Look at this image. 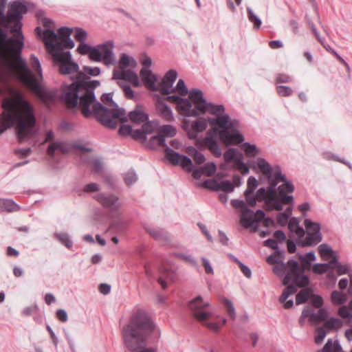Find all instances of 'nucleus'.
I'll use <instances>...</instances> for the list:
<instances>
[{
	"label": "nucleus",
	"instance_id": "nucleus-60",
	"mask_svg": "<svg viewBox=\"0 0 352 352\" xmlns=\"http://www.w3.org/2000/svg\"><path fill=\"white\" fill-rule=\"evenodd\" d=\"M175 89V92L177 91L181 96H186L188 93V90L182 79H179Z\"/></svg>",
	"mask_w": 352,
	"mask_h": 352
},
{
	"label": "nucleus",
	"instance_id": "nucleus-30",
	"mask_svg": "<svg viewBox=\"0 0 352 352\" xmlns=\"http://www.w3.org/2000/svg\"><path fill=\"white\" fill-rule=\"evenodd\" d=\"M156 109L159 112L160 116L166 121L170 122L173 120V112L170 107H169L163 101L157 102L156 104Z\"/></svg>",
	"mask_w": 352,
	"mask_h": 352
},
{
	"label": "nucleus",
	"instance_id": "nucleus-48",
	"mask_svg": "<svg viewBox=\"0 0 352 352\" xmlns=\"http://www.w3.org/2000/svg\"><path fill=\"white\" fill-rule=\"evenodd\" d=\"M338 314L343 318H352V301L350 302L348 306L340 307Z\"/></svg>",
	"mask_w": 352,
	"mask_h": 352
},
{
	"label": "nucleus",
	"instance_id": "nucleus-7",
	"mask_svg": "<svg viewBox=\"0 0 352 352\" xmlns=\"http://www.w3.org/2000/svg\"><path fill=\"white\" fill-rule=\"evenodd\" d=\"M16 78L45 104H49L55 102L57 97L56 89L47 88L39 82L30 70L25 60H20L18 64V69L14 72Z\"/></svg>",
	"mask_w": 352,
	"mask_h": 352
},
{
	"label": "nucleus",
	"instance_id": "nucleus-29",
	"mask_svg": "<svg viewBox=\"0 0 352 352\" xmlns=\"http://www.w3.org/2000/svg\"><path fill=\"white\" fill-rule=\"evenodd\" d=\"M204 143L210 151L217 157H221V150L219 148L214 138L208 133V135L204 139Z\"/></svg>",
	"mask_w": 352,
	"mask_h": 352
},
{
	"label": "nucleus",
	"instance_id": "nucleus-42",
	"mask_svg": "<svg viewBox=\"0 0 352 352\" xmlns=\"http://www.w3.org/2000/svg\"><path fill=\"white\" fill-rule=\"evenodd\" d=\"M318 352H342V348L338 342H333L331 340H329L324 344L322 350ZM351 352H352V350Z\"/></svg>",
	"mask_w": 352,
	"mask_h": 352
},
{
	"label": "nucleus",
	"instance_id": "nucleus-17",
	"mask_svg": "<svg viewBox=\"0 0 352 352\" xmlns=\"http://www.w3.org/2000/svg\"><path fill=\"white\" fill-rule=\"evenodd\" d=\"M36 34L41 36V34L43 35V41L46 46L48 52L53 56V54L60 52L61 43L58 42L59 36L58 35L52 30H45L42 32L40 27H37L35 30Z\"/></svg>",
	"mask_w": 352,
	"mask_h": 352
},
{
	"label": "nucleus",
	"instance_id": "nucleus-36",
	"mask_svg": "<svg viewBox=\"0 0 352 352\" xmlns=\"http://www.w3.org/2000/svg\"><path fill=\"white\" fill-rule=\"evenodd\" d=\"M56 150H60L63 153H67L69 151L63 143L54 142L48 146L47 153L51 157H54V153Z\"/></svg>",
	"mask_w": 352,
	"mask_h": 352
},
{
	"label": "nucleus",
	"instance_id": "nucleus-26",
	"mask_svg": "<svg viewBox=\"0 0 352 352\" xmlns=\"http://www.w3.org/2000/svg\"><path fill=\"white\" fill-rule=\"evenodd\" d=\"M327 316V311L324 309H320L318 314H315L310 307H306L302 311V317H309V320L313 322L323 321Z\"/></svg>",
	"mask_w": 352,
	"mask_h": 352
},
{
	"label": "nucleus",
	"instance_id": "nucleus-35",
	"mask_svg": "<svg viewBox=\"0 0 352 352\" xmlns=\"http://www.w3.org/2000/svg\"><path fill=\"white\" fill-rule=\"evenodd\" d=\"M186 153L188 154V155L193 158V160L196 164H201L206 160L204 155L193 146L188 147L186 148Z\"/></svg>",
	"mask_w": 352,
	"mask_h": 352
},
{
	"label": "nucleus",
	"instance_id": "nucleus-22",
	"mask_svg": "<svg viewBox=\"0 0 352 352\" xmlns=\"http://www.w3.org/2000/svg\"><path fill=\"white\" fill-rule=\"evenodd\" d=\"M284 184L279 186L277 190V198L280 204H289L293 200V197L291 195H286V192H292L294 190V185L285 179ZM283 206V205H281Z\"/></svg>",
	"mask_w": 352,
	"mask_h": 352
},
{
	"label": "nucleus",
	"instance_id": "nucleus-4",
	"mask_svg": "<svg viewBox=\"0 0 352 352\" xmlns=\"http://www.w3.org/2000/svg\"><path fill=\"white\" fill-rule=\"evenodd\" d=\"M316 258L314 252H309L305 256H300V265L297 261L289 260L287 265L289 268L285 275L283 283L288 286L285 289L283 294L280 296L279 301L284 303L285 309L291 308L293 306V300H287L288 297L296 293V287H305L309 284V279L304 274L306 270L311 267V261Z\"/></svg>",
	"mask_w": 352,
	"mask_h": 352
},
{
	"label": "nucleus",
	"instance_id": "nucleus-8",
	"mask_svg": "<svg viewBox=\"0 0 352 352\" xmlns=\"http://www.w3.org/2000/svg\"><path fill=\"white\" fill-rule=\"evenodd\" d=\"M282 226L288 222L292 236L302 246L312 245L321 241L319 225L314 221H279Z\"/></svg>",
	"mask_w": 352,
	"mask_h": 352
},
{
	"label": "nucleus",
	"instance_id": "nucleus-24",
	"mask_svg": "<svg viewBox=\"0 0 352 352\" xmlns=\"http://www.w3.org/2000/svg\"><path fill=\"white\" fill-rule=\"evenodd\" d=\"M140 77L144 82L145 86L151 91H155L157 90L156 82L157 76L152 74L151 71L148 68H142L140 72Z\"/></svg>",
	"mask_w": 352,
	"mask_h": 352
},
{
	"label": "nucleus",
	"instance_id": "nucleus-23",
	"mask_svg": "<svg viewBox=\"0 0 352 352\" xmlns=\"http://www.w3.org/2000/svg\"><path fill=\"white\" fill-rule=\"evenodd\" d=\"M58 41L61 43L60 50L63 51L64 49H72L74 47V43L71 39L70 35L72 32V29L62 27L58 29Z\"/></svg>",
	"mask_w": 352,
	"mask_h": 352
},
{
	"label": "nucleus",
	"instance_id": "nucleus-61",
	"mask_svg": "<svg viewBox=\"0 0 352 352\" xmlns=\"http://www.w3.org/2000/svg\"><path fill=\"white\" fill-rule=\"evenodd\" d=\"M160 132L162 133V135H167L169 137H173L176 134L175 129L171 125H164L160 129Z\"/></svg>",
	"mask_w": 352,
	"mask_h": 352
},
{
	"label": "nucleus",
	"instance_id": "nucleus-20",
	"mask_svg": "<svg viewBox=\"0 0 352 352\" xmlns=\"http://www.w3.org/2000/svg\"><path fill=\"white\" fill-rule=\"evenodd\" d=\"M171 102L176 103L179 109V113L185 116H197L198 112L193 109L191 102L187 98H182L178 96H168L166 99Z\"/></svg>",
	"mask_w": 352,
	"mask_h": 352
},
{
	"label": "nucleus",
	"instance_id": "nucleus-2",
	"mask_svg": "<svg viewBox=\"0 0 352 352\" xmlns=\"http://www.w3.org/2000/svg\"><path fill=\"white\" fill-rule=\"evenodd\" d=\"M20 104L21 107L9 101L3 104L4 111L0 114V135L15 125L21 142L32 133L36 118L34 108L27 100L20 99Z\"/></svg>",
	"mask_w": 352,
	"mask_h": 352
},
{
	"label": "nucleus",
	"instance_id": "nucleus-43",
	"mask_svg": "<svg viewBox=\"0 0 352 352\" xmlns=\"http://www.w3.org/2000/svg\"><path fill=\"white\" fill-rule=\"evenodd\" d=\"M157 90L163 95H168L171 92H175V89L173 88V84L170 83L165 79H162L161 82L159 84V87H157Z\"/></svg>",
	"mask_w": 352,
	"mask_h": 352
},
{
	"label": "nucleus",
	"instance_id": "nucleus-53",
	"mask_svg": "<svg viewBox=\"0 0 352 352\" xmlns=\"http://www.w3.org/2000/svg\"><path fill=\"white\" fill-rule=\"evenodd\" d=\"M74 31H75V34H74L75 39L76 41H79L80 43H85L87 38V32L85 30H83L82 28H75Z\"/></svg>",
	"mask_w": 352,
	"mask_h": 352
},
{
	"label": "nucleus",
	"instance_id": "nucleus-18",
	"mask_svg": "<svg viewBox=\"0 0 352 352\" xmlns=\"http://www.w3.org/2000/svg\"><path fill=\"white\" fill-rule=\"evenodd\" d=\"M240 226L250 232H258L261 237L268 236L275 227V221H239Z\"/></svg>",
	"mask_w": 352,
	"mask_h": 352
},
{
	"label": "nucleus",
	"instance_id": "nucleus-1",
	"mask_svg": "<svg viewBox=\"0 0 352 352\" xmlns=\"http://www.w3.org/2000/svg\"><path fill=\"white\" fill-rule=\"evenodd\" d=\"M100 74V69L98 67L84 66L72 84L63 87L62 100L68 108L78 107L84 117L91 116V103L96 99L94 91L100 86V82L91 80L90 76H98Z\"/></svg>",
	"mask_w": 352,
	"mask_h": 352
},
{
	"label": "nucleus",
	"instance_id": "nucleus-14",
	"mask_svg": "<svg viewBox=\"0 0 352 352\" xmlns=\"http://www.w3.org/2000/svg\"><path fill=\"white\" fill-rule=\"evenodd\" d=\"M276 186L270 184V187L267 190L265 188H259L256 193V197L259 201H265L267 210L280 211L283 210V207L277 198Z\"/></svg>",
	"mask_w": 352,
	"mask_h": 352
},
{
	"label": "nucleus",
	"instance_id": "nucleus-13",
	"mask_svg": "<svg viewBox=\"0 0 352 352\" xmlns=\"http://www.w3.org/2000/svg\"><path fill=\"white\" fill-rule=\"evenodd\" d=\"M190 99L195 103L197 111L204 113L209 112L213 115L221 114L225 111L222 104L214 105L212 103H208L204 98L203 92L200 89H194L189 92Z\"/></svg>",
	"mask_w": 352,
	"mask_h": 352
},
{
	"label": "nucleus",
	"instance_id": "nucleus-49",
	"mask_svg": "<svg viewBox=\"0 0 352 352\" xmlns=\"http://www.w3.org/2000/svg\"><path fill=\"white\" fill-rule=\"evenodd\" d=\"M123 178H124L125 184L127 186L132 185L138 179V177L136 175L135 171L133 170H130L128 172H126V173H124L123 175Z\"/></svg>",
	"mask_w": 352,
	"mask_h": 352
},
{
	"label": "nucleus",
	"instance_id": "nucleus-39",
	"mask_svg": "<svg viewBox=\"0 0 352 352\" xmlns=\"http://www.w3.org/2000/svg\"><path fill=\"white\" fill-rule=\"evenodd\" d=\"M130 65L132 67H135L137 65V62L133 58H130L126 54H122L119 60L120 67L122 69H126Z\"/></svg>",
	"mask_w": 352,
	"mask_h": 352
},
{
	"label": "nucleus",
	"instance_id": "nucleus-27",
	"mask_svg": "<svg viewBox=\"0 0 352 352\" xmlns=\"http://www.w3.org/2000/svg\"><path fill=\"white\" fill-rule=\"evenodd\" d=\"M216 165L213 162H209L206 164L202 168L193 169L191 171L192 176L195 179H199L201 175L206 176H212L216 171Z\"/></svg>",
	"mask_w": 352,
	"mask_h": 352
},
{
	"label": "nucleus",
	"instance_id": "nucleus-31",
	"mask_svg": "<svg viewBox=\"0 0 352 352\" xmlns=\"http://www.w3.org/2000/svg\"><path fill=\"white\" fill-rule=\"evenodd\" d=\"M318 252L324 261H335V254L332 249L326 244H321L318 247Z\"/></svg>",
	"mask_w": 352,
	"mask_h": 352
},
{
	"label": "nucleus",
	"instance_id": "nucleus-16",
	"mask_svg": "<svg viewBox=\"0 0 352 352\" xmlns=\"http://www.w3.org/2000/svg\"><path fill=\"white\" fill-rule=\"evenodd\" d=\"M257 165L261 173L267 177L269 184L277 185L280 182H285V177L282 175L279 167L275 169L273 177L272 167L265 159L258 158Z\"/></svg>",
	"mask_w": 352,
	"mask_h": 352
},
{
	"label": "nucleus",
	"instance_id": "nucleus-6",
	"mask_svg": "<svg viewBox=\"0 0 352 352\" xmlns=\"http://www.w3.org/2000/svg\"><path fill=\"white\" fill-rule=\"evenodd\" d=\"M102 102L109 108L102 105L96 100L91 103L93 113L96 116L97 120L104 126L116 129L118 124L116 119L122 122L128 120L124 109L118 108V105L112 99V93L104 94L101 96Z\"/></svg>",
	"mask_w": 352,
	"mask_h": 352
},
{
	"label": "nucleus",
	"instance_id": "nucleus-3",
	"mask_svg": "<svg viewBox=\"0 0 352 352\" xmlns=\"http://www.w3.org/2000/svg\"><path fill=\"white\" fill-rule=\"evenodd\" d=\"M153 328V322L145 312H136L122 331L126 347L133 352H157L154 348L144 346L145 342Z\"/></svg>",
	"mask_w": 352,
	"mask_h": 352
},
{
	"label": "nucleus",
	"instance_id": "nucleus-11",
	"mask_svg": "<svg viewBox=\"0 0 352 352\" xmlns=\"http://www.w3.org/2000/svg\"><path fill=\"white\" fill-rule=\"evenodd\" d=\"M209 303L204 302L201 296H197L189 302L188 307L193 316L201 323L205 324L209 329L217 331L223 326L226 320L224 318L219 320L217 322H210L207 320L210 318L211 314L208 311Z\"/></svg>",
	"mask_w": 352,
	"mask_h": 352
},
{
	"label": "nucleus",
	"instance_id": "nucleus-19",
	"mask_svg": "<svg viewBox=\"0 0 352 352\" xmlns=\"http://www.w3.org/2000/svg\"><path fill=\"white\" fill-rule=\"evenodd\" d=\"M165 156L173 165H179L188 172L192 170L193 164L192 160L186 155H182L175 152L168 146H166Z\"/></svg>",
	"mask_w": 352,
	"mask_h": 352
},
{
	"label": "nucleus",
	"instance_id": "nucleus-52",
	"mask_svg": "<svg viewBox=\"0 0 352 352\" xmlns=\"http://www.w3.org/2000/svg\"><path fill=\"white\" fill-rule=\"evenodd\" d=\"M202 186L214 191L219 190V182L214 179H206L202 184Z\"/></svg>",
	"mask_w": 352,
	"mask_h": 352
},
{
	"label": "nucleus",
	"instance_id": "nucleus-12",
	"mask_svg": "<svg viewBox=\"0 0 352 352\" xmlns=\"http://www.w3.org/2000/svg\"><path fill=\"white\" fill-rule=\"evenodd\" d=\"M113 50V44L112 41L92 47L88 55L89 58L94 62L102 61L107 66L114 65L116 58Z\"/></svg>",
	"mask_w": 352,
	"mask_h": 352
},
{
	"label": "nucleus",
	"instance_id": "nucleus-5",
	"mask_svg": "<svg viewBox=\"0 0 352 352\" xmlns=\"http://www.w3.org/2000/svg\"><path fill=\"white\" fill-rule=\"evenodd\" d=\"M216 116L217 118H209L208 120L204 118L197 120L192 124V131L196 133L205 131L208 122L213 132L219 134V140L225 144H238L243 142V136L238 131L237 122L231 120L227 114Z\"/></svg>",
	"mask_w": 352,
	"mask_h": 352
},
{
	"label": "nucleus",
	"instance_id": "nucleus-28",
	"mask_svg": "<svg viewBox=\"0 0 352 352\" xmlns=\"http://www.w3.org/2000/svg\"><path fill=\"white\" fill-rule=\"evenodd\" d=\"M265 212L262 210H258L255 212L251 209L245 210L239 220H272L269 217L265 218Z\"/></svg>",
	"mask_w": 352,
	"mask_h": 352
},
{
	"label": "nucleus",
	"instance_id": "nucleus-44",
	"mask_svg": "<svg viewBox=\"0 0 352 352\" xmlns=\"http://www.w3.org/2000/svg\"><path fill=\"white\" fill-rule=\"evenodd\" d=\"M241 148L245 151L246 155L249 157H254L258 153V149L256 146L248 142L243 143Z\"/></svg>",
	"mask_w": 352,
	"mask_h": 352
},
{
	"label": "nucleus",
	"instance_id": "nucleus-50",
	"mask_svg": "<svg viewBox=\"0 0 352 352\" xmlns=\"http://www.w3.org/2000/svg\"><path fill=\"white\" fill-rule=\"evenodd\" d=\"M223 157L226 162H234L236 163V160L241 158V156L237 157L236 150L233 148H230L224 153Z\"/></svg>",
	"mask_w": 352,
	"mask_h": 352
},
{
	"label": "nucleus",
	"instance_id": "nucleus-34",
	"mask_svg": "<svg viewBox=\"0 0 352 352\" xmlns=\"http://www.w3.org/2000/svg\"><path fill=\"white\" fill-rule=\"evenodd\" d=\"M146 232L155 239L158 241L166 240L168 238V233L161 228H146Z\"/></svg>",
	"mask_w": 352,
	"mask_h": 352
},
{
	"label": "nucleus",
	"instance_id": "nucleus-56",
	"mask_svg": "<svg viewBox=\"0 0 352 352\" xmlns=\"http://www.w3.org/2000/svg\"><path fill=\"white\" fill-rule=\"evenodd\" d=\"M55 236L63 245L67 248H70L72 246V242L69 239V236L66 233H58Z\"/></svg>",
	"mask_w": 352,
	"mask_h": 352
},
{
	"label": "nucleus",
	"instance_id": "nucleus-47",
	"mask_svg": "<svg viewBox=\"0 0 352 352\" xmlns=\"http://www.w3.org/2000/svg\"><path fill=\"white\" fill-rule=\"evenodd\" d=\"M347 300L346 296L342 292L333 291L331 294V301L334 304L341 305Z\"/></svg>",
	"mask_w": 352,
	"mask_h": 352
},
{
	"label": "nucleus",
	"instance_id": "nucleus-25",
	"mask_svg": "<svg viewBox=\"0 0 352 352\" xmlns=\"http://www.w3.org/2000/svg\"><path fill=\"white\" fill-rule=\"evenodd\" d=\"M129 119L135 124H141L148 120V116L144 112L142 105L137 104L135 108L129 112Z\"/></svg>",
	"mask_w": 352,
	"mask_h": 352
},
{
	"label": "nucleus",
	"instance_id": "nucleus-59",
	"mask_svg": "<svg viewBox=\"0 0 352 352\" xmlns=\"http://www.w3.org/2000/svg\"><path fill=\"white\" fill-rule=\"evenodd\" d=\"M230 204L235 209L241 210V214L245 210H250L247 208L245 202L241 199H232Z\"/></svg>",
	"mask_w": 352,
	"mask_h": 352
},
{
	"label": "nucleus",
	"instance_id": "nucleus-33",
	"mask_svg": "<svg viewBox=\"0 0 352 352\" xmlns=\"http://www.w3.org/2000/svg\"><path fill=\"white\" fill-rule=\"evenodd\" d=\"M307 21L308 26L312 30L314 34L317 38L318 41L321 43V45L325 48V50L327 51H328L329 52L331 53L332 54H333L335 56V54L337 52L333 48H331L328 44H326L324 42V41L320 36L319 33L318 32L316 28L315 25L313 23V22H311L310 21V19H308L307 17Z\"/></svg>",
	"mask_w": 352,
	"mask_h": 352
},
{
	"label": "nucleus",
	"instance_id": "nucleus-51",
	"mask_svg": "<svg viewBox=\"0 0 352 352\" xmlns=\"http://www.w3.org/2000/svg\"><path fill=\"white\" fill-rule=\"evenodd\" d=\"M234 190V186L229 180H224L219 182V190L223 191L225 193H230L233 192Z\"/></svg>",
	"mask_w": 352,
	"mask_h": 352
},
{
	"label": "nucleus",
	"instance_id": "nucleus-32",
	"mask_svg": "<svg viewBox=\"0 0 352 352\" xmlns=\"http://www.w3.org/2000/svg\"><path fill=\"white\" fill-rule=\"evenodd\" d=\"M19 206L12 199L0 198V212H14L19 210Z\"/></svg>",
	"mask_w": 352,
	"mask_h": 352
},
{
	"label": "nucleus",
	"instance_id": "nucleus-41",
	"mask_svg": "<svg viewBox=\"0 0 352 352\" xmlns=\"http://www.w3.org/2000/svg\"><path fill=\"white\" fill-rule=\"evenodd\" d=\"M247 16L248 20L253 23L255 29L258 30L261 28L262 23L261 20L256 15L253 10L250 7H247Z\"/></svg>",
	"mask_w": 352,
	"mask_h": 352
},
{
	"label": "nucleus",
	"instance_id": "nucleus-21",
	"mask_svg": "<svg viewBox=\"0 0 352 352\" xmlns=\"http://www.w3.org/2000/svg\"><path fill=\"white\" fill-rule=\"evenodd\" d=\"M95 199L111 212L117 211L122 205L118 197L113 195H106L100 193L95 196Z\"/></svg>",
	"mask_w": 352,
	"mask_h": 352
},
{
	"label": "nucleus",
	"instance_id": "nucleus-40",
	"mask_svg": "<svg viewBox=\"0 0 352 352\" xmlns=\"http://www.w3.org/2000/svg\"><path fill=\"white\" fill-rule=\"evenodd\" d=\"M311 296V291L309 289H304L300 291L296 296V305L305 303Z\"/></svg>",
	"mask_w": 352,
	"mask_h": 352
},
{
	"label": "nucleus",
	"instance_id": "nucleus-58",
	"mask_svg": "<svg viewBox=\"0 0 352 352\" xmlns=\"http://www.w3.org/2000/svg\"><path fill=\"white\" fill-rule=\"evenodd\" d=\"M222 303L225 308L226 309L228 314L230 316V317L232 318H234L235 311L232 302L228 299L223 298L222 300Z\"/></svg>",
	"mask_w": 352,
	"mask_h": 352
},
{
	"label": "nucleus",
	"instance_id": "nucleus-37",
	"mask_svg": "<svg viewBox=\"0 0 352 352\" xmlns=\"http://www.w3.org/2000/svg\"><path fill=\"white\" fill-rule=\"evenodd\" d=\"M160 146H166L165 144V138L164 135H157L151 138L148 147L151 149H155Z\"/></svg>",
	"mask_w": 352,
	"mask_h": 352
},
{
	"label": "nucleus",
	"instance_id": "nucleus-38",
	"mask_svg": "<svg viewBox=\"0 0 352 352\" xmlns=\"http://www.w3.org/2000/svg\"><path fill=\"white\" fill-rule=\"evenodd\" d=\"M124 80L131 82L134 87H139L140 85L137 74L131 69H125Z\"/></svg>",
	"mask_w": 352,
	"mask_h": 352
},
{
	"label": "nucleus",
	"instance_id": "nucleus-62",
	"mask_svg": "<svg viewBox=\"0 0 352 352\" xmlns=\"http://www.w3.org/2000/svg\"><path fill=\"white\" fill-rule=\"evenodd\" d=\"M276 91L281 96H289L292 94L293 90L287 86L279 85L276 87Z\"/></svg>",
	"mask_w": 352,
	"mask_h": 352
},
{
	"label": "nucleus",
	"instance_id": "nucleus-63",
	"mask_svg": "<svg viewBox=\"0 0 352 352\" xmlns=\"http://www.w3.org/2000/svg\"><path fill=\"white\" fill-rule=\"evenodd\" d=\"M325 329L326 328L324 327H318L316 329L317 334L315 337V342L316 344H320L322 342V340H324V338H325V336L327 335Z\"/></svg>",
	"mask_w": 352,
	"mask_h": 352
},
{
	"label": "nucleus",
	"instance_id": "nucleus-46",
	"mask_svg": "<svg viewBox=\"0 0 352 352\" xmlns=\"http://www.w3.org/2000/svg\"><path fill=\"white\" fill-rule=\"evenodd\" d=\"M336 261H331L329 263H324V264H316L313 267V271L316 274H322L325 272H327L329 269L331 268L333 265H335Z\"/></svg>",
	"mask_w": 352,
	"mask_h": 352
},
{
	"label": "nucleus",
	"instance_id": "nucleus-57",
	"mask_svg": "<svg viewBox=\"0 0 352 352\" xmlns=\"http://www.w3.org/2000/svg\"><path fill=\"white\" fill-rule=\"evenodd\" d=\"M235 166L241 174L246 175L249 173L248 166L242 160V155H241V158L236 160Z\"/></svg>",
	"mask_w": 352,
	"mask_h": 352
},
{
	"label": "nucleus",
	"instance_id": "nucleus-64",
	"mask_svg": "<svg viewBox=\"0 0 352 352\" xmlns=\"http://www.w3.org/2000/svg\"><path fill=\"white\" fill-rule=\"evenodd\" d=\"M292 80V77L285 74H278L275 78L276 83H289Z\"/></svg>",
	"mask_w": 352,
	"mask_h": 352
},
{
	"label": "nucleus",
	"instance_id": "nucleus-54",
	"mask_svg": "<svg viewBox=\"0 0 352 352\" xmlns=\"http://www.w3.org/2000/svg\"><path fill=\"white\" fill-rule=\"evenodd\" d=\"M31 65L32 68L38 74L40 78L42 79L43 76L40 61L38 58L33 54L31 55Z\"/></svg>",
	"mask_w": 352,
	"mask_h": 352
},
{
	"label": "nucleus",
	"instance_id": "nucleus-55",
	"mask_svg": "<svg viewBox=\"0 0 352 352\" xmlns=\"http://www.w3.org/2000/svg\"><path fill=\"white\" fill-rule=\"evenodd\" d=\"M244 196L246 203L251 206H254L258 201L256 197V194H254V192H251L250 190H245Z\"/></svg>",
	"mask_w": 352,
	"mask_h": 352
},
{
	"label": "nucleus",
	"instance_id": "nucleus-10",
	"mask_svg": "<svg viewBox=\"0 0 352 352\" xmlns=\"http://www.w3.org/2000/svg\"><path fill=\"white\" fill-rule=\"evenodd\" d=\"M5 3L0 2V25L10 28L12 33H16L23 37L22 23L23 14L28 12L27 6L19 1H14L9 6L7 14H4Z\"/></svg>",
	"mask_w": 352,
	"mask_h": 352
},
{
	"label": "nucleus",
	"instance_id": "nucleus-45",
	"mask_svg": "<svg viewBox=\"0 0 352 352\" xmlns=\"http://www.w3.org/2000/svg\"><path fill=\"white\" fill-rule=\"evenodd\" d=\"M342 326V322L340 319L334 318H329L324 322V327L329 330H331V329L337 330V329L341 328Z\"/></svg>",
	"mask_w": 352,
	"mask_h": 352
},
{
	"label": "nucleus",
	"instance_id": "nucleus-9",
	"mask_svg": "<svg viewBox=\"0 0 352 352\" xmlns=\"http://www.w3.org/2000/svg\"><path fill=\"white\" fill-rule=\"evenodd\" d=\"M13 34L15 35L16 38H8L6 32L0 28L1 43L6 51L9 52L13 55L16 61L15 63L11 62L1 47H0V60L6 63L8 69L12 72L18 69V64L19 61L23 60L21 57V53L24 45V37H21V36L18 35L16 33Z\"/></svg>",
	"mask_w": 352,
	"mask_h": 352
},
{
	"label": "nucleus",
	"instance_id": "nucleus-15",
	"mask_svg": "<svg viewBox=\"0 0 352 352\" xmlns=\"http://www.w3.org/2000/svg\"><path fill=\"white\" fill-rule=\"evenodd\" d=\"M55 62L60 63L59 72L61 74L68 75L78 72V65L71 60L72 55L69 52L60 51L52 56Z\"/></svg>",
	"mask_w": 352,
	"mask_h": 352
}]
</instances>
